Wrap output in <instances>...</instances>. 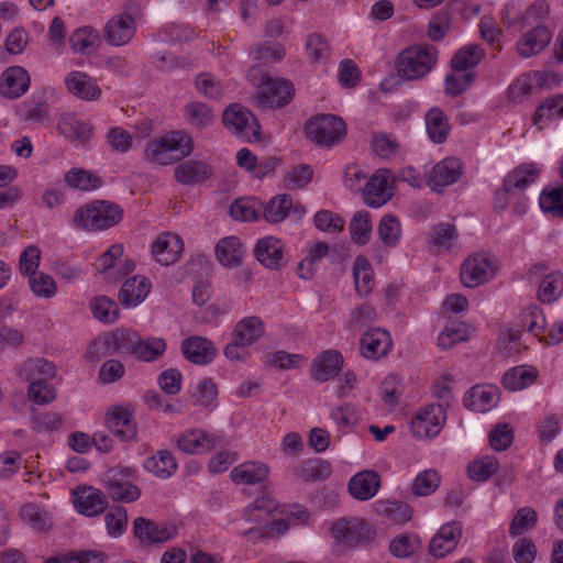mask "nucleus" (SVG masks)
<instances>
[{
	"label": "nucleus",
	"mask_w": 563,
	"mask_h": 563,
	"mask_svg": "<svg viewBox=\"0 0 563 563\" xmlns=\"http://www.w3.org/2000/svg\"><path fill=\"white\" fill-rule=\"evenodd\" d=\"M496 269V260L493 255L474 253L462 263L460 278L465 287L475 288L493 278Z\"/></svg>",
	"instance_id": "nucleus-8"
},
{
	"label": "nucleus",
	"mask_w": 563,
	"mask_h": 563,
	"mask_svg": "<svg viewBox=\"0 0 563 563\" xmlns=\"http://www.w3.org/2000/svg\"><path fill=\"white\" fill-rule=\"evenodd\" d=\"M212 174L211 167L200 161H186L174 170L176 180L183 185L200 184L208 179Z\"/></svg>",
	"instance_id": "nucleus-28"
},
{
	"label": "nucleus",
	"mask_w": 563,
	"mask_h": 563,
	"mask_svg": "<svg viewBox=\"0 0 563 563\" xmlns=\"http://www.w3.org/2000/svg\"><path fill=\"white\" fill-rule=\"evenodd\" d=\"M537 377L538 372L536 368L516 366L504 374L501 383L508 390L516 391L531 386Z\"/></svg>",
	"instance_id": "nucleus-37"
},
{
	"label": "nucleus",
	"mask_w": 563,
	"mask_h": 563,
	"mask_svg": "<svg viewBox=\"0 0 563 563\" xmlns=\"http://www.w3.org/2000/svg\"><path fill=\"white\" fill-rule=\"evenodd\" d=\"M216 255L223 266H239L243 256L241 241L236 236L220 240L216 246Z\"/></svg>",
	"instance_id": "nucleus-35"
},
{
	"label": "nucleus",
	"mask_w": 563,
	"mask_h": 563,
	"mask_svg": "<svg viewBox=\"0 0 563 563\" xmlns=\"http://www.w3.org/2000/svg\"><path fill=\"white\" fill-rule=\"evenodd\" d=\"M538 522V514L531 507H522L517 510L510 525L509 534L517 537L533 528Z\"/></svg>",
	"instance_id": "nucleus-57"
},
{
	"label": "nucleus",
	"mask_w": 563,
	"mask_h": 563,
	"mask_svg": "<svg viewBox=\"0 0 563 563\" xmlns=\"http://www.w3.org/2000/svg\"><path fill=\"white\" fill-rule=\"evenodd\" d=\"M438 49L429 44H415L404 48L397 56L395 69L398 77L418 80L426 77L437 65Z\"/></svg>",
	"instance_id": "nucleus-1"
},
{
	"label": "nucleus",
	"mask_w": 563,
	"mask_h": 563,
	"mask_svg": "<svg viewBox=\"0 0 563 563\" xmlns=\"http://www.w3.org/2000/svg\"><path fill=\"white\" fill-rule=\"evenodd\" d=\"M150 289L151 284L144 276H134L122 285L119 300L123 306H135L145 299Z\"/></svg>",
	"instance_id": "nucleus-32"
},
{
	"label": "nucleus",
	"mask_w": 563,
	"mask_h": 563,
	"mask_svg": "<svg viewBox=\"0 0 563 563\" xmlns=\"http://www.w3.org/2000/svg\"><path fill=\"white\" fill-rule=\"evenodd\" d=\"M377 231L382 243L387 247H394L401 236L400 222L391 214L382 218Z\"/></svg>",
	"instance_id": "nucleus-54"
},
{
	"label": "nucleus",
	"mask_w": 563,
	"mask_h": 563,
	"mask_svg": "<svg viewBox=\"0 0 563 563\" xmlns=\"http://www.w3.org/2000/svg\"><path fill=\"white\" fill-rule=\"evenodd\" d=\"M20 516L32 529L43 531L52 526L46 511L35 504L23 505Z\"/></svg>",
	"instance_id": "nucleus-63"
},
{
	"label": "nucleus",
	"mask_w": 563,
	"mask_h": 563,
	"mask_svg": "<svg viewBox=\"0 0 563 563\" xmlns=\"http://www.w3.org/2000/svg\"><path fill=\"white\" fill-rule=\"evenodd\" d=\"M440 474L433 470H426L420 472L411 486L412 495L415 496H429L433 494L440 486Z\"/></svg>",
	"instance_id": "nucleus-52"
},
{
	"label": "nucleus",
	"mask_w": 563,
	"mask_h": 563,
	"mask_svg": "<svg viewBox=\"0 0 563 563\" xmlns=\"http://www.w3.org/2000/svg\"><path fill=\"white\" fill-rule=\"evenodd\" d=\"M269 467L260 462H245L232 468L230 477L235 484L254 485L267 479Z\"/></svg>",
	"instance_id": "nucleus-29"
},
{
	"label": "nucleus",
	"mask_w": 563,
	"mask_h": 563,
	"mask_svg": "<svg viewBox=\"0 0 563 563\" xmlns=\"http://www.w3.org/2000/svg\"><path fill=\"white\" fill-rule=\"evenodd\" d=\"M184 250V242L179 235L170 232L159 234L152 244V254L156 262L168 266L174 264Z\"/></svg>",
	"instance_id": "nucleus-16"
},
{
	"label": "nucleus",
	"mask_w": 563,
	"mask_h": 563,
	"mask_svg": "<svg viewBox=\"0 0 563 563\" xmlns=\"http://www.w3.org/2000/svg\"><path fill=\"white\" fill-rule=\"evenodd\" d=\"M106 427L122 441L133 440L137 432L129 409L121 406L110 408L106 417Z\"/></svg>",
	"instance_id": "nucleus-20"
},
{
	"label": "nucleus",
	"mask_w": 563,
	"mask_h": 563,
	"mask_svg": "<svg viewBox=\"0 0 563 563\" xmlns=\"http://www.w3.org/2000/svg\"><path fill=\"white\" fill-rule=\"evenodd\" d=\"M166 351V341L162 338H141L137 336V343L133 355L135 358L143 362H153L159 358Z\"/></svg>",
	"instance_id": "nucleus-38"
},
{
	"label": "nucleus",
	"mask_w": 563,
	"mask_h": 563,
	"mask_svg": "<svg viewBox=\"0 0 563 563\" xmlns=\"http://www.w3.org/2000/svg\"><path fill=\"white\" fill-rule=\"evenodd\" d=\"M284 245L280 240L265 236L257 241L254 253L257 261L267 268L277 269L283 265Z\"/></svg>",
	"instance_id": "nucleus-25"
},
{
	"label": "nucleus",
	"mask_w": 563,
	"mask_h": 563,
	"mask_svg": "<svg viewBox=\"0 0 563 563\" xmlns=\"http://www.w3.org/2000/svg\"><path fill=\"white\" fill-rule=\"evenodd\" d=\"M16 376L29 385H38L56 376L55 365L43 357L26 358L16 369Z\"/></svg>",
	"instance_id": "nucleus-11"
},
{
	"label": "nucleus",
	"mask_w": 563,
	"mask_h": 563,
	"mask_svg": "<svg viewBox=\"0 0 563 563\" xmlns=\"http://www.w3.org/2000/svg\"><path fill=\"white\" fill-rule=\"evenodd\" d=\"M426 125L429 137L437 144L446 141L450 124L446 114L440 108H432L426 114Z\"/></svg>",
	"instance_id": "nucleus-34"
},
{
	"label": "nucleus",
	"mask_w": 563,
	"mask_h": 563,
	"mask_svg": "<svg viewBox=\"0 0 563 563\" xmlns=\"http://www.w3.org/2000/svg\"><path fill=\"white\" fill-rule=\"evenodd\" d=\"M498 468L499 462L495 456H483L468 464L467 475L473 481L484 482L490 478Z\"/></svg>",
	"instance_id": "nucleus-48"
},
{
	"label": "nucleus",
	"mask_w": 563,
	"mask_h": 563,
	"mask_svg": "<svg viewBox=\"0 0 563 563\" xmlns=\"http://www.w3.org/2000/svg\"><path fill=\"white\" fill-rule=\"evenodd\" d=\"M553 32L543 24H537L532 30L526 32L517 42V52L528 58L541 53L551 42Z\"/></svg>",
	"instance_id": "nucleus-17"
},
{
	"label": "nucleus",
	"mask_w": 563,
	"mask_h": 563,
	"mask_svg": "<svg viewBox=\"0 0 563 563\" xmlns=\"http://www.w3.org/2000/svg\"><path fill=\"white\" fill-rule=\"evenodd\" d=\"M291 206L292 200L289 195H278L267 203L263 217L269 223H279L287 217Z\"/></svg>",
	"instance_id": "nucleus-50"
},
{
	"label": "nucleus",
	"mask_w": 563,
	"mask_h": 563,
	"mask_svg": "<svg viewBox=\"0 0 563 563\" xmlns=\"http://www.w3.org/2000/svg\"><path fill=\"white\" fill-rule=\"evenodd\" d=\"M462 169V163L457 158L446 157L432 167L427 184L434 191L441 190L456 183L461 178Z\"/></svg>",
	"instance_id": "nucleus-13"
},
{
	"label": "nucleus",
	"mask_w": 563,
	"mask_h": 563,
	"mask_svg": "<svg viewBox=\"0 0 563 563\" xmlns=\"http://www.w3.org/2000/svg\"><path fill=\"white\" fill-rule=\"evenodd\" d=\"M306 54L313 63L327 60L330 57V46L327 38L318 32L308 35L305 45Z\"/></svg>",
	"instance_id": "nucleus-55"
},
{
	"label": "nucleus",
	"mask_w": 563,
	"mask_h": 563,
	"mask_svg": "<svg viewBox=\"0 0 563 563\" xmlns=\"http://www.w3.org/2000/svg\"><path fill=\"white\" fill-rule=\"evenodd\" d=\"M380 476L372 470H364L356 473L349 481L347 489L351 496L356 500H369L379 490Z\"/></svg>",
	"instance_id": "nucleus-21"
},
{
	"label": "nucleus",
	"mask_w": 563,
	"mask_h": 563,
	"mask_svg": "<svg viewBox=\"0 0 563 563\" xmlns=\"http://www.w3.org/2000/svg\"><path fill=\"white\" fill-rule=\"evenodd\" d=\"M563 118V95L547 98L540 104L532 117L533 123L539 124L543 120Z\"/></svg>",
	"instance_id": "nucleus-53"
},
{
	"label": "nucleus",
	"mask_w": 563,
	"mask_h": 563,
	"mask_svg": "<svg viewBox=\"0 0 563 563\" xmlns=\"http://www.w3.org/2000/svg\"><path fill=\"white\" fill-rule=\"evenodd\" d=\"M264 334V323L258 317H247L240 320L233 330V338L239 342L251 345Z\"/></svg>",
	"instance_id": "nucleus-39"
},
{
	"label": "nucleus",
	"mask_w": 563,
	"mask_h": 563,
	"mask_svg": "<svg viewBox=\"0 0 563 563\" xmlns=\"http://www.w3.org/2000/svg\"><path fill=\"white\" fill-rule=\"evenodd\" d=\"M391 345L393 341L389 332L380 328H375L363 334L360 350L364 357L379 360L388 354Z\"/></svg>",
	"instance_id": "nucleus-14"
},
{
	"label": "nucleus",
	"mask_w": 563,
	"mask_h": 563,
	"mask_svg": "<svg viewBox=\"0 0 563 563\" xmlns=\"http://www.w3.org/2000/svg\"><path fill=\"white\" fill-rule=\"evenodd\" d=\"M307 139L318 146L331 147L346 135L344 120L334 114H320L311 118L305 128Z\"/></svg>",
	"instance_id": "nucleus-5"
},
{
	"label": "nucleus",
	"mask_w": 563,
	"mask_h": 563,
	"mask_svg": "<svg viewBox=\"0 0 563 563\" xmlns=\"http://www.w3.org/2000/svg\"><path fill=\"white\" fill-rule=\"evenodd\" d=\"M98 34L91 27L76 30L69 38V44L75 53H89L97 47Z\"/></svg>",
	"instance_id": "nucleus-58"
},
{
	"label": "nucleus",
	"mask_w": 563,
	"mask_h": 563,
	"mask_svg": "<svg viewBox=\"0 0 563 563\" xmlns=\"http://www.w3.org/2000/svg\"><path fill=\"white\" fill-rule=\"evenodd\" d=\"M375 509L379 515L395 523H405L412 516L411 507L405 503L380 500L376 503Z\"/></svg>",
	"instance_id": "nucleus-45"
},
{
	"label": "nucleus",
	"mask_w": 563,
	"mask_h": 563,
	"mask_svg": "<svg viewBox=\"0 0 563 563\" xmlns=\"http://www.w3.org/2000/svg\"><path fill=\"white\" fill-rule=\"evenodd\" d=\"M32 429L37 433L48 432L58 429L63 423V418L57 412H41L37 409H31Z\"/></svg>",
	"instance_id": "nucleus-61"
},
{
	"label": "nucleus",
	"mask_w": 563,
	"mask_h": 563,
	"mask_svg": "<svg viewBox=\"0 0 563 563\" xmlns=\"http://www.w3.org/2000/svg\"><path fill=\"white\" fill-rule=\"evenodd\" d=\"M144 467L161 478H167L175 473L177 463L170 451L161 450L145 460Z\"/></svg>",
	"instance_id": "nucleus-42"
},
{
	"label": "nucleus",
	"mask_w": 563,
	"mask_h": 563,
	"mask_svg": "<svg viewBox=\"0 0 563 563\" xmlns=\"http://www.w3.org/2000/svg\"><path fill=\"white\" fill-rule=\"evenodd\" d=\"M541 209L555 218L563 219V185L543 191L540 196Z\"/></svg>",
	"instance_id": "nucleus-64"
},
{
	"label": "nucleus",
	"mask_w": 563,
	"mask_h": 563,
	"mask_svg": "<svg viewBox=\"0 0 563 563\" xmlns=\"http://www.w3.org/2000/svg\"><path fill=\"white\" fill-rule=\"evenodd\" d=\"M353 276L356 294L360 297H366L374 287V273L369 262L358 256L353 266Z\"/></svg>",
	"instance_id": "nucleus-40"
},
{
	"label": "nucleus",
	"mask_w": 563,
	"mask_h": 563,
	"mask_svg": "<svg viewBox=\"0 0 563 563\" xmlns=\"http://www.w3.org/2000/svg\"><path fill=\"white\" fill-rule=\"evenodd\" d=\"M445 411L439 404H431L421 408L412 418L410 427L417 438L435 437L442 429Z\"/></svg>",
	"instance_id": "nucleus-9"
},
{
	"label": "nucleus",
	"mask_w": 563,
	"mask_h": 563,
	"mask_svg": "<svg viewBox=\"0 0 563 563\" xmlns=\"http://www.w3.org/2000/svg\"><path fill=\"white\" fill-rule=\"evenodd\" d=\"M57 128L64 136L82 142L88 141L92 133V128L88 123L70 118L62 120Z\"/></svg>",
	"instance_id": "nucleus-62"
},
{
	"label": "nucleus",
	"mask_w": 563,
	"mask_h": 563,
	"mask_svg": "<svg viewBox=\"0 0 563 563\" xmlns=\"http://www.w3.org/2000/svg\"><path fill=\"white\" fill-rule=\"evenodd\" d=\"M342 365V355L338 351L328 350L314 358L311 375L317 382H327L339 374Z\"/></svg>",
	"instance_id": "nucleus-26"
},
{
	"label": "nucleus",
	"mask_w": 563,
	"mask_h": 563,
	"mask_svg": "<svg viewBox=\"0 0 563 563\" xmlns=\"http://www.w3.org/2000/svg\"><path fill=\"white\" fill-rule=\"evenodd\" d=\"M295 472L305 482L324 481L331 475V466L329 462L321 459H310L303 461Z\"/></svg>",
	"instance_id": "nucleus-43"
},
{
	"label": "nucleus",
	"mask_w": 563,
	"mask_h": 563,
	"mask_svg": "<svg viewBox=\"0 0 563 563\" xmlns=\"http://www.w3.org/2000/svg\"><path fill=\"white\" fill-rule=\"evenodd\" d=\"M461 537V522L453 521L442 526L430 541L429 553L434 558H444L456 548Z\"/></svg>",
	"instance_id": "nucleus-15"
},
{
	"label": "nucleus",
	"mask_w": 563,
	"mask_h": 563,
	"mask_svg": "<svg viewBox=\"0 0 563 563\" xmlns=\"http://www.w3.org/2000/svg\"><path fill=\"white\" fill-rule=\"evenodd\" d=\"M485 57L481 45L467 44L461 47L451 59V67L455 71H466L477 66Z\"/></svg>",
	"instance_id": "nucleus-36"
},
{
	"label": "nucleus",
	"mask_w": 563,
	"mask_h": 563,
	"mask_svg": "<svg viewBox=\"0 0 563 563\" xmlns=\"http://www.w3.org/2000/svg\"><path fill=\"white\" fill-rule=\"evenodd\" d=\"M181 352L187 361L196 365L210 364L217 356L214 344L205 336H189L181 343Z\"/></svg>",
	"instance_id": "nucleus-18"
},
{
	"label": "nucleus",
	"mask_w": 563,
	"mask_h": 563,
	"mask_svg": "<svg viewBox=\"0 0 563 563\" xmlns=\"http://www.w3.org/2000/svg\"><path fill=\"white\" fill-rule=\"evenodd\" d=\"M250 120L254 121L252 113L238 103L231 104L223 112L222 117V121L225 128L238 134L245 133L250 124Z\"/></svg>",
	"instance_id": "nucleus-44"
},
{
	"label": "nucleus",
	"mask_w": 563,
	"mask_h": 563,
	"mask_svg": "<svg viewBox=\"0 0 563 563\" xmlns=\"http://www.w3.org/2000/svg\"><path fill=\"white\" fill-rule=\"evenodd\" d=\"M351 239L358 245H364L369 241L372 231L371 216L367 211H357L349 225Z\"/></svg>",
	"instance_id": "nucleus-49"
},
{
	"label": "nucleus",
	"mask_w": 563,
	"mask_h": 563,
	"mask_svg": "<svg viewBox=\"0 0 563 563\" xmlns=\"http://www.w3.org/2000/svg\"><path fill=\"white\" fill-rule=\"evenodd\" d=\"M521 323L530 333L542 340L547 322L542 310L538 306H529L522 311Z\"/></svg>",
	"instance_id": "nucleus-56"
},
{
	"label": "nucleus",
	"mask_w": 563,
	"mask_h": 563,
	"mask_svg": "<svg viewBox=\"0 0 563 563\" xmlns=\"http://www.w3.org/2000/svg\"><path fill=\"white\" fill-rule=\"evenodd\" d=\"M192 150V140L189 135L181 131H170L151 142L145 150V156L153 163L168 165L189 156Z\"/></svg>",
	"instance_id": "nucleus-2"
},
{
	"label": "nucleus",
	"mask_w": 563,
	"mask_h": 563,
	"mask_svg": "<svg viewBox=\"0 0 563 563\" xmlns=\"http://www.w3.org/2000/svg\"><path fill=\"white\" fill-rule=\"evenodd\" d=\"M185 117L189 123L198 129L210 125L213 121L211 108L202 102H191L185 107Z\"/></svg>",
	"instance_id": "nucleus-60"
},
{
	"label": "nucleus",
	"mask_w": 563,
	"mask_h": 563,
	"mask_svg": "<svg viewBox=\"0 0 563 563\" xmlns=\"http://www.w3.org/2000/svg\"><path fill=\"white\" fill-rule=\"evenodd\" d=\"M135 471L132 467H111L102 475V483L114 501L133 503L141 496L140 488L133 484Z\"/></svg>",
	"instance_id": "nucleus-7"
},
{
	"label": "nucleus",
	"mask_w": 563,
	"mask_h": 563,
	"mask_svg": "<svg viewBox=\"0 0 563 563\" xmlns=\"http://www.w3.org/2000/svg\"><path fill=\"white\" fill-rule=\"evenodd\" d=\"M139 334L130 329H117L107 334L112 353L133 355Z\"/></svg>",
	"instance_id": "nucleus-41"
},
{
	"label": "nucleus",
	"mask_w": 563,
	"mask_h": 563,
	"mask_svg": "<svg viewBox=\"0 0 563 563\" xmlns=\"http://www.w3.org/2000/svg\"><path fill=\"white\" fill-rule=\"evenodd\" d=\"M135 538L144 545L170 540L176 536V526L172 523H157L144 517H137L133 522Z\"/></svg>",
	"instance_id": "nucleus-10"
},
{
	"label": "nucleus",
	"mask_w": 563,
	"mask_h": 563,
	"mask_svg": "<svg viewBox=\"0 0 563 563\" xmlns=\"http://www.w3.org/2000/svg\"><path fill=\"white\" fill-rule=\"evenodd\" d=\"M65 85L70 93L82 100H97L101 89L96 80L81 71H71L65 78Z\"/></svg>",
	"instance_id": "nucleus-27"
},
{
	"label": "nucleus",
	"mask_w": 563,
	"mask_h": 563,
	"mask_svg": "<svg viewBox=\"0 0 563 563\" xmlns=\"http://www.w3.org/2000/svg\"><path fill=\"white\" fill-rule=\"evenodd\" d=\"M457 238L459 233L454 224L439 223L432 228L429 242L434 245L438 251L442 249L450 251Z\"/></svg>",
	"instance_id": "nucleus-47"
},
{
	"label": "nucleus",
	"mask_w": 563,
	"mask_h": 563,
	"mask_svg": "<svg viewBox=\"0 0 563 563\" xmlns=\"http://www.w3.org/2000/svg\"><path fill=\"white\" fill-rule=\"evenodd\" d=\"M106 41L114 46L129 43L135 33L134 19L126 13H120L111 18L104 25Z\"/></svg>",
	"instance_id": "nucleus-19"
},
{
	"label": "nucleus",
	"mask_w": 563,
	"mask_h": 563,
	"mask_svg": "<svg viewBox=\"0 0 563 563\" xmlns=\"http://www.w3.org/2000/svg\"><path fill=\"white\" fill-rule=\"evenodd\" d=\"M16 114L24 122L43 123L49 117V106L45 95H33L30 99L23 101L19 106Z\"/></svg>",
	"instance_id": "nucleus-31"
},
{
	"label": "nucleus",
	"mask_w": 563,
	"mask_h": 563,
	"mask_svg": "<svg viewBox=\"0 0 563 563\" xmlns=\"http://www.w3.org/2000/svg\"><path fill=\"white\" fill-rule=\"evenodd\" d=\"M253 85L258 86L256 99L258 104L268 108H282L288 104L294 96V86L283 78H273L262 73L260 68H252L250 73Z\"/></svg>",
	"instance_id": "nucleus-4"
},
{
	"label": "nucleus",
	"mask_w": 563,
	"mask_h": 563,
	"mask_svg": "<svg viewBox=\"0 0 563 563\" xmlns=\"http://www.w3.org/2000/svg\"><path fill=\"white\" fill-rule=\"evenodd\" d=\"M122 210L119 206L107 201H93L78 208L73 216V224L85 231L109 229L120 222Z\"/></svg>",
	"instance_id": "nucleus-3"
},
{
	"label": "nucleus",
	"mask_w": 563,
	"mask_h": 563,
	"mask_svg": "<svg viewBox=\"0 0 563 563\" xmlns=\"http://www.w3.org/2000/svg\"><path fill=\"white\" fill-rule=\"evenodd\" d=\"M30 87V76L21 66L7 68L0 76V95L16 99L24 95Z\"/></svg>",
	"instance_id": "nucleus-22"
},
{
	"label": "nucleus",
	"mask_w": 563,
	"mask_h": 563,
	"mask_svg": "<svg viewBox=\"0 0 563 563\" xmlns=\"http://www.w3.org/2000/svg\"><path fill=\"white\" fill-rule=\"evenodd\" d=\"M388 170H377L366 183L363 189L364 201L371 207H380L386 203L391 194L389 192Z\"/></svg>",
	"instance_id": "nucleus-24"
},
{
	"label": "nucleus",
	"mask_w": 563,
	"mask_h": 563,
	"mask_svg": "<svg viewBox=\"0 0 563 563\" xmlns=\"http://www.w3.org/2000/svg\"><path fill=\"white\" fill-rule=\"evenodd\" d=\"M421 548V540L417 534L402 533L395 537L389 544L391 554L396 558H408Z\"/></svg>",
	"instance_id": "nucleus-51"
},
{
	"label": "nucleus",
	"mask_w": 563,
	"mask_h": 563,
	"mask_svg": "<svg viewBox=\"0 0 563 563\" xmlns=\"http://www.w3.org/2000/svg\"><path fill=\"white\" fill-rule=\"evenodd\" d=\"M218 438L201 429H187L176 439L178 450L187 454H205L216 448Z\"/></svg>",
	"instance_id": "nucleus-12"
},
{
	"label": "nucleus",
	"mask_w": 563,
	"mask_h": 563,
	"mask_svg": "<svg viewBox=\"0 0 563 563\" xmlns=\"http://www.w3.org/2000/svg\"><path fill=\"white\" fill-rule=\"evenodd\" d=\"M540 175V169L533 163H523L512 169L504 179L503 187L506 192L514 189H526L533 184Z\"/></svg>",
	"instance_id": "nucleus-30"
},
{
	"label": "nucleus",
	"mask_w": 563,
	"mask_h": 563,
	"mask_svg": "<svg viewBox=\"0 0 563 563\" xmlns=\"http://www.w3.org/2000/svg\"><path fill=\"white\" fill-rule=\"evenodd\" d=\"M563 294V274L560 272L550 273L541 282L538 290V299L542 303H552Z\"/></svg>",
	"instance_id": "nucleus-46"
},
{
	"label": "nucleus",
	"mask_w": 563,
	"mask_h": 563,
	"mask_svg": "<svg viewBox=\"0 0 563 563\" xmlns=\"http://www.w3.org/2000/svg\"><path fill=\"white\" fill-rule=\"evenodd\" d=\"M76 509L88 517H95L103 512L108 507L107 496L99 489L89 487H80L74 492Z\"/></svg>",
	"instance_id": "nucleus-23"
},
{
	"label": "nucleus",
	"mask_w": 563,
	"mask_h": 563,
	"mask_svg": "<svg viewBox=\"0 0 563 563\" xmlns=\"http://www.w3.org/2000/svg\"><path fill=\"white\" fill-rule=\"evenodd\" d=\"M374 534L371 525L356 517L338 519L331 527V536L338 552L365 544Z\"/></svg>",
	"instance_id": "nucleus-6"
},
{
	"label": "nucleus",
	"mask_w": 563,
	"mask_h": 563,
	"mask_svg": "<svg viewBox=\"0 0 563 563\" xmlns=\"http://www.w3.org/2000/svg\"><path fill=\"white\" fill-rule=\"evenodd\" d=\"M497 396L498 389L495 386H475L468 391V396L465 397L464 404L466 407H470L475 411L484 412L495 405Z\"/></svg>",
	"instance_id": "nucleus-33"
},
{
	"label": "nucleus",
	"mask_w": 563,
	"mask_h": 563,
	"mask_svg": "<svg viewBox=\"0 0 563 563\" xmlns=\"http://www.w3.org/2000/svg\"><path fill=\"white\" fill-rule=\"evenodd\" d=\"M277 508V503L269 496L258 497L244 510V516L250 522H261Z\"/></svg>",
	"instance_id": "nucleus-59"
}]
</instances>
